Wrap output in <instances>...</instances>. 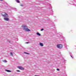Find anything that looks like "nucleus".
<instances>
[{
	"mask_svg": "<svg viewBox=\"0 0 76 76\" xmlns=\"http://www.w3.org/2000/svg\"><path fill=\"white\" fill-rule=\"evenodd\" d=\"M10 55L11 56H13V53H10Z\"/></svg>",
	"mask_w": 76,
	"mask_h": 76,
	"instance_id": "nucleus-10",
	"label": "nucleus"
},
{
	"mask_svg": "<svg viewBox=\"0 0 76 76\" xmlns=\"http://www.w3.org/2000/svg\"><path fill=\"white\" fill-rule=\"evenodd\" d=\"M2 15L4 17H6L4 18V20H6V21H9V19L7 18L8 17V14H7V13L4 12H2Z\"/></svg>",
	"mask_w": 76,
	"mask_h": 76,
	"instance_id": "nucleus-2",
	"label": "nucleus"
},
{
	"mask_svg": "<svg viewBox=\"0 0 76 76\" xmlns=\"http://www.w3.org/2000/svg\"><path fill=\"white\" fill-rule=\"evenodd\" d=\"M0 1H3V0H0Z\"/></svg>",
	"mask_w": 76,
	"mask_h": 76,
	"instance_id": "nucleus-19",
	"label": "nucleus"
},
{
	"mask_svg": "<svg viewBox=\"0 0 76 76\" xmlns=\"http://www.w3.org/2000/svg\"><path fill=\"white\" fill-rule=\"evenodd\" d=\"M16 72H20V70H17Z\"/></svg>",
	"mask_w": 76,
	"mask_h": 76,
	"instance_id": "nucleus-14",
	"label": "nucleus"
},
{
	"mask_svg": "<svg viewBox=\"0 0 76 76\" xmlns=\"http://www.w3.org/2000/svg\"><path fill=\"white\" fill-rule=\"evenodd\" d=\"M18 69H20L21 70H23L24 69V68H23V67L21 66H18Z\"/></svg>",
	"mask_w": 76,
	"mask_h": 76,
	"instance_id": "nucleus-4",
	"label": "nucleus"
},
{
	"mask_svg": "<svg viewBox=\"0 0 76 76\" xmlns=\"http://www.w3.org/2000/svg\"><path fill=\"white\" fill-rule=\"evenodd\" d=\"M5 71H6V72H12L11 71L7 69L5 70Z\"/></svg>",
	"mask_w": 76,
	"mask_h": 76,
	"instance_id": "nucleus-7",
	"label": "nucleus"
},
{
	"mask_svg": "<svg viewBox=\"0 0 76 76\" xmlns=\"http://www.w3.org/2000/svg\"><path fill=\"white\" fill-rule=\"evenodd\" d=\"M15 1H16V2L18 3H20V1H19V0H15Z\"/></svg>",
	"mask_w": 76,
	"mask_h": 76,
	"instance_id": "nucleus-9",
	"label": "nucleus"
},
{
	"mask_svg": "<svg viewBox=\"0 0 76 76\" xmlns=\"http://www.w3.org/2000/svg\"><path fill=\"white\" fill-rule=\"evenodd\" d=\"M70 54H72V53H70Z\"/></svg>",
	"mask_w": 76,
	"mask_h": 76,
	"instance_id": "nucleus-20",
	"label": "nucleus"
},
{
	"mask_svg": "<svg viewBox=\"0 0 76 76\" xmlns=\"http://www.w3.org/2000/svg\"><path fill=\"white\" fill-rule=\"evenodd\" d=\"M20 6H23V5H22V4H21V5H20Z\"/></svg>",
	"mask_w": 76,
	"mask_h": 76,
	"instance_id": "nucleus-17",
	"label": "nucleus"
},
{
	"mask_svg": "<svg viewBox=\"0 0 76 76\" xmlns=\"http://www.w3.org/2000/svg\"><path fill=\"white\" fill-rule=\"evenodd\" d=\"M26 43V44H28V42H27Z\"/></svg>",
	"mask_w": 76,
	"mask_h": 76,
	"instance_id": "nucleus-18",
	"label": "nucleus"
},
{
	"mask_svg": "<svg viewBox=\"0 0 76 76\" xmlns=\"http://www.w3.org/2000/svg\"><path fill=\"white\" fill-rule=\"evenodd\" d=\"M37 35H38L39 36H41V34H39V33L38 32H37Z\"/></svg>",
	"mask_w": 76,
	"mask_h": 76,
	"instance_id": "nucleus-8",
	"label": "nucleus"
},
{
	"mask_svg": "<svg viewBox=\"0 0 76 76\" xmlns=\"http://www.w3.org/2000/svg\"><path fill=\"white\" fill-rule=\"evenodd\" d=\"M24 53H25V54H28V55L29 54V53H27L26 52H24Z\"/></svg>",
	"mask_w": 76,
	"mask_h": 76,
	"instance_id": "nucleus-11",
	"label": "nucleus"
},
{
	"mask_svg": "<svg viewBox=\"0 0 76 76\" xmlns=\"http://www.w3.org/2000/svg\"><path fill=\"white\" fill-rule=\"evenodd\" d=\"M3 61L4 63H6V62H7V61L6 60Z\"/></svg>",
	"mask_w": 76,
	"mask_h": 76,
	"instance_id": "nucleus-12",
	"label": "nucleus"
},
{
	"mask_svg": "<svg viewBox=\"0 0 76 76\" xmlns=\"http://www.w3.org/2000/svg\"><path fill=\"white\" fill-rule=\"evenodd\" d=\"M57 70L58 71H59V70H60V69L58 68L57 69Z\"/></svg>",
	"mask_w": 76,
	"mask_h": 76,
	"instance_id": "nucleus-16",
	"label": "nucleus"
},
{
	"mask_svg": "<svg viewBox=\"0 0 76 76\" xmlns=\"http://www.w3.org/2000/svg\"><path fill=\"white\" fill-rule=\"evenodd\" d=\"M57 47L58 48H59L60 49H61V48H63V45L61 44H58L57 45Z\"/></svg>",
	"mask_w": 76,
	"mask_h": 76,
	"instance_id": "nucleus-3",
	"label": "nucleus"
},
{
	"mask_svg": "<svg viewBox=\"0 0 76 76\" xmlns=\"http://www.w3.org/2000/svg\"><path fill=\"white\" fill-rule=\"evenodd\" d=\"M70 56H71V57H72V58H73V56H72V55H70Z\"/></svg>",
	"mask_w": 76,
	"mask_h": 76,
	"instance_id": "nucleus-13",
	"label": "nucleus"
},
{
	"mask_svg": "<svg viewBox=\"0 0 76 76\" xmlns=\"http://www.w3.org/2000/svg\"><path fill=\"white\" fill-rule=\"evenodd\" d=\"M21 27L24 31L26 32H29L31 31V30L28 28V27L26 24H24L22 25Z\"/></svg>",
	"mask_w": 76,
	"mask_h": 76,
	"instance_id": "nucleus-1",
	"label": "nucleus"
},
{
	"mask_svg": "<svg viewBox=\"0 0 76 76\" xmlns=\"http://www.w3.org/2000/svg\"><path fill=\"white\" fill-rule=\"evenodd\" d=\"M39 45L41 47H43L44 46V45L41 42L39 43Z\"/></svg>",
	"mask_w": 76,
	"mask_h": 76,
	"instance_id": "nucleus-6",
	"label": "nucleus"
},
{
	"mask_svg": "<svg viewBox=\"0 0 76 76\" xmlns=\"http://www.w3.org/2000/svg\"><path fill=\"white\" fill-rule=\"evenodd\" d=\"M58 36L59 38H61L63 37V36L60 35H58Z\"/></svg>",
	"mask_w": 76,
	"mask_h": 76,
	"instance_id": "nucleus-5",
	"label": "nucleus"
},
{
	"mask_svg": "<svg viewBox=\"0 0 76 76\" xmlns=\"http://www.w3.org/2000/svg\"><path fill=\"white\" fill-rule=\"evenodd\" d=\"M43 30H44L43 28H42V29H41V31H43Z\"/></svg>",
	"mask_w": 76,
	"mask_h": 76,
	"instance_id": "nucleus-15",
	"label": "nucleus"
}]
</instances>
